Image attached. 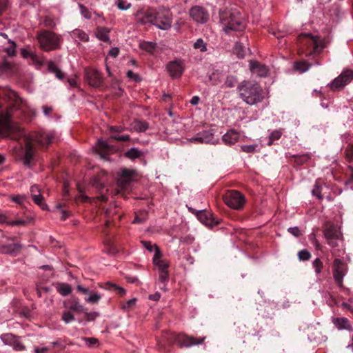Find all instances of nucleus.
Here are the masks:
<instances>
[{
  "mask_svg": "<svg viewBox=\"0 0 353 353\" xmlns=\"http://www.w3.org/2000/svg\"><path fill=\"white\" fill-rule=\"evenodd\" d=\"M57 291L63 296H67L72 292L71 286L67 283H59L57 286Z\"/></svg>",
  "mask_w": 353,
  "mask_h": 353,
  "instance_id": "obj_34",
  "label": "nucleus"
},
{
  "mask_svg": "<svg viewBox=\"0 0 353 353\" xmlns=\"http://www.w3.org/2000/svg\"><path fill=\"white\" fill-rule=\"evenodd\" d=\"M53 139V136L48 133H41L39 135H36L35 141L41 145H47L51 143Z\"/></svg>",
  "mask_w": 353,
  "mask_h": 353,
  "instance_id": "obj_28",
  "label": "nucleus"
},
{
  "mask_svg": "<svg viewBox=\"0 0 353 353\" xmlns=\"http://www.w3.org/2000/svg\"><path fill=\"white\" fill-rule=\"evenodd\" d=\"M169 280V274L167 270L159 271V281L161 283L167 282Z\"/></svg>",
  "mask_w": 353,
  "mask_h": 353,
  "instance_id": "obj_54",
  "label": "nucleus"
},
{
  "mask_svg": "<svg viewBox=\"0 0 353 353\" xmlns=\"http://www.w3.org/2000/svg\"><path fill=\"white\" fill-rule=\"evenodd\" d=\"M131 126L134 131L138 132H143L148 129L149 124L145 121L136 119L131 124Z\"/></svg>",
  "mask_w": 353,
  "mask_h": 353,
  "instance_id": "obj_27",
  "label": "nucleus"
},
{
  "mask_svg": "<svg viewBox=\"0 0 353 353\" xmlns=\"http://www.w3.org/2000/svg\"><path fill=\"white\" fill-rule=\"evenodd\" d=\"M90 183L99 191H101L104 188V181L101 179V175L94 176L90 181ZM97 199L101 201H106L108 200V196L103 192H100V195L97 196Z\"/></svg>",
  "mask_w": 353,
  "mask_h": 353,
  "instance_id": "obj_16",
  "label": "nucleus"
},
{
  "mask_svg": "<svg viewBox=\"0 0 353 353\" xmlns=\"http://www.w3.org/2000/svg\"><path fill=\"white\" fill-rule=\"evenodd\" d=\"M142 152L137 148H132L125 152V156L131 159L139 158Z\"/></svg>",
  "mask_w": 353,
  "mask_h": 353,
  "instance_id": "obj_35",
  "label": "nucleus"
},
{
  "mask_svg": "<svg viewBox=\"0 0 353 353\" xmlns=\"http://www.w3.org/2000/svg\"><path fill=\"white\" fill-rule=\"evenodd\" d=\"M143 246L150 252L157 251L158 246L156 244H152L150 241H142Z\"/></svg>",
  "mask_w": 353,
  "mask_h": 353,
  "instance_id": "obj_52",
  "label": "nucleus"
},
{
  "mask_svg": "<svg viewBox=\"0 0 353 353\" xmlns=\"http://www.w3.org/2000/svg\"><path fill=\"white\" fill-rule=\"evenodd\" d=\"M250 69L253 74H256L261 77L268 76L269 72V70L266 65L254 61L250 62Z\"/></svg>",
  "mask_w": 353,
  "mask_h": 353,
  "instance_id": "obj_17",
  "label": "nucleus"
},
{
  "mask_svg": "<svg viewBox=\"0 0 353 353\" xmlns=\"http://www.w3.org/2000/svg\"><path fill=\"white\" fill-rule=\"evenodd\" d=\"M152 23L161 30H167L170 29L172 23L170 11L165 9L158 11L152 20Z\"/></svg>",
  "mask_w": 353,
  "mask_h": 353,
  "instance_id": "obj_5",
  "label": "nucleus"
},
{
  "mask_svg": "<svg viewBox=\"0 0 353 353\" xmlns=\"http://www.w3.org/2000/svg\"><path fill=\"white\" fill-rule=\"evenodd\" d=\"M37 39L40 47L46 51L53 50L59 47L60 39L52 32L48 30L42 31L38 34Z\"/></svg>",
  "mask_w": 353,
  "mask_h": 353,
  "instance_id": "obj_4",
  "label": "nucleus"
},
{
  "mask_svg": "<svg viewBox=\"0 0 353 353\" xmlns=\"http://www.w3.org/2000/svg\"><path fill=\"white\" fill-rule=\"evenodd\" d=\"M237 83V79L234 76L230 75L225 79L224 85L227 88H234Z\"/></svg>",
  "mask_w": 353,
  "mask_h": 353,
  "instance_id": "obj_38",
  "label": "nucleus"
},
{
  "mask_svg": "<svg viewBox=\"0 0 353 353\" xmlns=\"http://www.w3.org/2000/svg\"><path fill=\"white\" fill-rule=\"evenodd\" d=\"M312 266L315 270L316 274H319L323 268V264L319 258H316L312 262Z\"/></svg>",
  "mask_w": 353,
  "mask_h": 353,
  "instance_id": "obj_39",
  "label": "nucleus"
},
{
  "mask_svg": "<svg viewBox=\"0 0 353 353\" xmlns=\"http://www.w3.org/2000/svg\"><path fill=\"white\" fill-rule=\"evenodd\" d=\"M32 197L34 203L40 205L42 209L46 208V205L43 203V197L41 194H34Z\"/></svg>",
  "mask_w": 353,
  "mask_h": 353,
  "instance_id": "obj_42",
  "label": "nucleus"
},
{
  "mask_svg": "<svg viewBox=\"0 0 353 353\" xmlns=\"http://www.w3.org/2000/svg\"><path fill=\"white\" fill-rule=\"evenodd\" d=\"M8 43H10V46L5 48V52L9 56H14L16 44L13 41H11L10 39L8 40Z\"/></svg>",
  "mask_w": 353,
  "mask_h": 353,
  "instance_id": "obj_46",
  "label": "nucleus"
},
{
  "mask_svg": "<svg viewBox=\"0 0 353 353\" xmlns=\"http://www.w3.org/2000/svg\"><path fill=\"white\" fill-rule=\"evenodd\" d=\"M237 90L241 99L248 105H255L263 99V90L256 83L243 81L238 85Z\"/></svg>",
  "mask_w": 353,
  "mask_h": 353,
  "instance_id": "obj_1",
  "label": "nucleus"
},
{
  "mask_svg": "<svg viewBox=\"0 0 353 353\" xmlns=\"http://www.w3.org/2000/svg\"><path fill=\"white\" fill-rule=\"evenodd\" d=\"M85 315V317H86V321H94L95 319L99 316V313L97 312H88L87 310L85 311V312H83Z\"/></svg>",
  "mask_w": 353,
  "mask_h": 353,
  "instance_id": "obj_53",
  "label": "nucleus"
},
{
  "mask_svg": "<svg viewBox=\"0 0 353 353\" xmlns=\"http://www.w3.org/2000/svg\"><path fill=\"white\" fill-rule=\"evenodd\" d=\"M310 67L311 64L308 63L306 61L296 62L294 64V69L300 73L307 71Z\"/></svg>",
  "mask_w": 353,
  "mask_h": 353,
  "instance_id": "obj_32",
  "label": "nucleus"
},
{
  "mask_svg": "<svg viewBox=\"0 0 353 353\" xmlns=\"http://www.w3.org/2000/svg\"><path fill=\"white\" fill-rule=\"evenodd\" d=\"M346 157L350 161H353V145L346 150Z\"/></svg>",
  "mask_w": 353,
  "mask_h": 353,
  "instance_id": "obj_61",
  "label": "nucleus"
},
{
  "mask_svg": "<svg viewBox=\"0 0 353 353\" xmlns=\"http://www.w3.org/2000/svg\"><path fill=\"white\" fill-rule=\"evenodd\" d=\"M347 263L340 259H335L333 261V277L336 285L343 287V277L347 272Z\"/></svg>",
  "mask_w": 353,
  "mask_h": 353,
  "instance_id": "obj_8",
  "label": "nucleus"
},
{
  "mask_svg": "<svg viewBox=\"0 0 353 353\" xmlns=\"http://www.w3.org/2000/svg\"><path fill=\"white\" fill-rule=\"evenodd\" d=\"M34 147L30 141H26L25 143V153L23 157V164L26 166L30 167L34 157Z\"/></svg>",
  "mask_w": 353,
  "mask_h": 353,
  "instance_id": "obj_19",
  "label": "nucleus"
},
{
  "mask_svg": "<svg viewBox=\"0 0 353 353\" xmlns=\"http://www.w3.org/2000/svg\"><path fill=\"white\" fill-rule=\"evenodd\" d=\"M83 340L86 342V344L89 347H92V346L99 343V341L96 338H86V337H84V338H83Z\"/></svg>",
  "mask_w": 353,
  "mask_h": 353,
  "instance_id": "obj_58",
  "label": "nucleus"
},
{
  "mask_svg": "<svg viewBox=\"0 0 353 353\" xmlns=\"http://www.w3.org/2000/svg\"><path fill=\"white\" fill-rule=\"evenodd\" d=\"M256 146V145H244L241 146V150L247 153L253 152Z\"/></svg>",
  "mask_w": 353,
  "mask_h": 353,
  "instance_id": "obj_57",
  "label": "nucleus"
},
{
  "mask_svg": "<svg viewBox=\"0 0 353 353\" xmlns=\"http://www.w3.org/2000/svg\"><path fill=\"white\" fill-rule=\"evenodd\" d=\"M288 231L296 237H299L301 235L300 230L298 227H291L288 229Z\"/></svg>",
  "mask_w": 353,
  "mask_h": 353,
  "instance_id": "obj_59",
  "label": "nucleus"
},
{
  "mask_svg": "<svg viewBox=\"0 0 353 353\" xmlns=\"http://www.w3.org/2000/svg\"><path fill=\"white\" fill-rule=\"evenodd\" d=\"M134 172L130 170H123L118 179L117 186L119 189L117 190V194H119L121 190H128L130 188Z\"/></svg>",
  "mask_w": 353,
  "mask_h": 353,
  "instance_id": "obj_10",
  "label": "nucleus"
},
{
  "mask_svg": "<svg viewBox=\"0 0 353 353\" xmlns=\"http://www.w3.org/2000/svg\"><path fill=\"white\" fill-rule=\"evenodd\" d=\"M110 30L106 27H97L96 29V37L100 41L111 43L109 33Z\"/></svg>",
  "mask_w": 353,
  "mask_h": 353,
  "instance_id": "obj_24",
  "label": "nucleus"
},
{
  "mask_svg": "<svg viewBox=\"0 0 353 353\" xmlns=\"http://www.w3.org/2000/svg\"><path fill=\"white\" fill-rule=\"evenodd\" d=\"M189 14L192 20L197 23H205L210 18L208 11L201 6H192L189 10Z\"/></svg>",
  "mask_w": 353,
  "mask_h": 353,
  "instance_id": "obj_11",
  "label": "nucleus"
},
{
  "mask_svg": "<svg viewBox=\"0 0 353 353\" xmlns=\"http://www.w3.org/2000/svg\"><path fill=\"white\" fill-rule=\"evenodd\" d=\"M205 339V336L194 338L185 334H178L174 335V340L181 347H190L192 345H197L203 343Z\"/></svg>",
  "mask_w": 353,
  "mask_h": 353,
  "instance_id": "obj_9",
  "label": "nucleus"
},
{
  "mask_svg": "<svg viewBox=\"0 0 353 353\" xmlns=\"http://www.w3.org/2000/svg\"><path fill=\"white\" fill-rule=\"evenodd\" d=\"M64 304L65 306L71 312L80 313L85 312L87 310V309L80 303L79 300L76 297H71L70 299L66 301Z\"/></svg>",
  "mask_w": 353,
  "mask_h": 353,
  "instance_id": "obj_15",
  "label": "nucleus"
},
{
  "mask_svg": "<svg viewBox=\"0 0 353 353\" xmlns=\"http://www.w3.org/2000/svg\"><path fill=\"white\" fill-rule=\"evenodd\" d=\"M127 77L130 79H132L136 81H139L140 78L137 74L134 73L132 70H128L127 72Z\"/></svg>",
  "mask_w": 353,
  "mask_h": 353,
  "instance_id": "obj_63",
  "label": "nucleus"
},
{
  "mask_svg": "<svg viewBox=\"0 0 353 353\" xmlns=\"http://www.w3.org/2000/svg\"><path fill=\"white\" fill-rule=\"evenodd\" d=\"M332 322L339 330H345L349 332L353 331V327L350 321L345 317H334L332 319Z\"/></svg>",
  "mask_w": 353,
  "mask_h": 353,
  "instance_id": "obj_18",
  "label": "nucleus"
},
{
  "mask_svg": "<svg viewBox=\"0 0 353 353\" xmlns=\"http://www.w3.org/2000/svg\"><path fill=\"white\" fill-rule=\"evenodd\" d=\"M321 187L318 183H315V185H314V188L312 190V194L314 196H316L319 199H322L323 196L321 195Z\"/></svg>",
  "mask_w": 353,
  "mask_h": 353,
  "instance_id": "obj_47",
  "label": "nucleus"
},
{
  "mask_svg": "<svg viewBox=\"0 0 353 353\" xmlns=\"http://www.w3.org/2000/svg\"><path fill=\"white\" fill-rule=\"evenodd\" d=\"M323 233L327 241L339 239L341 236L340 231L334 225H327L323 230Z\"/></svg>",
  "mask_w": 353,
  "mask_h": 353,
  "instance_id": "obj_20",
  "label": "nucleus"
},
{
  "mask_svg": "<svg viewBox=\"0 0 353 353\" xmlns=\"http://www.w3.org/2000/svg\"><path fill=\"white\" fill-rule=\"evenodd\" d=\"M341 241H342V239H341V236L339 239H334L327 241V243L330 246L335 248V247L339 246V243Z\"/></svg>",
  "mask_w": 353,
  "mask_h": 353,
  "instance_id": "obj_60",
  "label": "nucleus"
},
{
  "mask_svg": "<svg viewBox=\"0 0 353 353\" xmlns=\"http://www.w3.org/2000/svg\"><path fill=\"white\" fill-rule=\"evenodd\" d=\"M62 320L66 323H70L74 320V316L71 311H64L62 314Z\"/></svg>",
  "mask_w": 353,
  "mask_h": 353,
  "instance_id": "obj_40",
  "label": "nucleus"
},
{
  "mask_svg": "<svg viewBox=\"0 0 353 353\" xmlns=\"http://www.w3.org/2000/svg\"><path fill=\"white\" fill-rule=\"evenodd\" d=\"M153 263L158 267L159 271L165 270L169 266V263L167 261L161 259V254L159 248H157V251L154 254Z\"/></svg>",
  "mask_w": 353,
  "mask_h": 353,
  "instance_id": "obj_21",
  "label": "nucleus"
},
{
  "mask_svg": "<svg viewBox=\"0 0 353 353\" xmlns=\"http://www.w3.org/2000/svg\"><path fill=\"white\" fill-rule=\"evenodd\" d=\"M110 139L119 141H127L130 140V135L129 134H123V135H117V134H112L110 137Z\"/></svg>",
  "mask_w": 353,
  "mask_h": 353,
  "instance_id": "obj_50",
  "label": "nucleus"
},
{
  "mask_svg": "<svg viewBox=\"0 0 353 353\" xmlns=\"http://www.w3.org/2000/svg\"><path fill=\"white\" fill-rule=\"evenodd\" d=\"M13 348L17 351H22L25 350V346L17 339H15L12 345Z\"/></svg>",
  "mask_w": 353,
  "mask_h": 353,
  "instance_id": "obj_55",
  "label": "nucleus"
},
{
  "mask_svg": "<svg viewBox=\"0 0 353 353\" xmlns=\"http://www.w3.org/2000/svg\"><path fill=\"white\" fill-rule=\"evenodd\" d=\"M283 129L275 130L268 137V145L271 146L275 141L279 140L283 132Z\"/></svg>",
  "mask_w": 353,
  "mask_h": 353,
  "instance_id": "obj_31",
  "label": "nucleus"
},
{
  "mask_svg": "<svg viewBox=\"0 0 353 353\" xmlns=\"http://www.w3.org/2000/svg\"><path fill=\"white\" fill-rule=\"evenodd\" d=\"M194 48L200 50L201 52H205L207 51V45L206 43L204 42V41L199 38L198 39L193 45Z\"/></svg>",
  "mask_w": 353,
  "mask_h": 353,
  "instance_id": "obj_36",
  "label": "nucleus"
},
{
  "mask_svg": "<svg viewBox=\"0 0 353 353\" xmlns=\"http://www.w3.org/2000/svg\"><path fill=\"white\" fill-rule=\"evenodd\" d=\"M115 3L121 10H126L131 7V3H128L127 0H117Z\"/></svg>",
  "mask_w": 353,
  "mask_h": 353,
  "instance_id": "obj_41",
  "label": "nucleus"
},
{
  "mask_svg": "<svg viewBox=\"0 0 353 353\" xmlns=\"http://www.w3.org/2000/svg\"><path fill=\"white\" fill-rule=\"evenodd\" d=\"M221 20L225 31L228 30L241 31L245 28L244 18L236 10H230L221 17Z\"/></svg>",
  "mask_w": 353,
  "mask_h": 353,
  "instance_id": "obj_2",
  "label": "nucleus"
},
{
  "mask_svg": "<svg viewBox=\"0 0 353 353\" xmlns=\"http://www.w3.org/2000/svg\"><path fill=\"white\" fill-rule=\"evenodd\" d=\"M81 13L85 19H90L92 17L91 12L88 10L86 7L80 4L79 5Z\"/></svg>",
  "mask_w": 353,
  "mask_h": 353,
  "instance_id": "obj_51",
  "label": "nucleus"
},
{
  "mask_svg": "<svg viewBox=\"0 0 353 353\" xmlns=\"http://www.w3.org/2000/svg\"><path fill=\"white\" fill-rule=\"evenodd\" d=\"M101 287L107 290L114 291L120 296L125 295V292H126V291L124 288L119 287V286L117 285L116 284L112 283L110 282L106 283L104 286H101Z\"/></svg>",
  "mask_w": 353,
  "mask_h": 353,
  "instance_id": "obj_30",
  "label": "nucleus"
},
{
  "mask_svg": "<svg viewBox=\"0 0 353 353\" xmlns=\"http://www.w3.org/2000/svg\"><path fill=\"white\" fill-rule=\"evenodd\" d=\"M224 77L223 71L216 70L209 76V79L213 85H216L222 82Z\"/></svg>",
  "mask_w": 353,
  "mask_h": 353,
  "instance_id": "obj_29",
  "label": "nucleus"
},
{
  "mask_svg": "<svg viewBox=\"0 0 353 353\" xmlns=\"http://www.w3.org/2000/svg\"><path fill=\"white\" fill-rule=\"evenodd\" d=\"M311 257V254L307 250H302L298 252V258L300 261H308Z\"/></svg>",
  "mask_w": 353,
  "mask_h": 353,
  "instance_id": "obj_44",
  "label": "nucleus"
},
{
  "mask_svg": "<svg viewBox=\"0 0 353 353\" xmlns=\"http://www.w3.org/2000/svg\"><path fill=\"white\" fill-rule=\"evenodd\" d=\"M22 245L20 243L3 245L0 247V252L3 254L17 255L21 250Z\"/></svg>",
  "mask_w": 353,
  "mask_h": 353,
  "instance_id": "obj_22",
  "label": "nucleus"
},
{
  "mask_svg": "<svg viewBox=\"0 0 353 353\" xmlns=\"http://www.w3.org/2000/svg\"><path fill=\"white\" fill-rule=\"evenodd\" d=\"M299 41L302 45L307 46L312 50L306 54L308 57H314L321 52L324 48L323 41L319 37H314L310 33H301L299 35Z\"/></svg>",
  "mask_w": 353,
  "mask_h": 353,
  "instance_id": "obj_3",
  "label": "nucleus"
},
{
  "mask_svg": "<svg viewBox=\"0 0 353 353\" xmlns=\"http://www.w3.org/2000/svg\"><path fill=\"white\" fill-rule=\"evenodd\" d=\"M224 201L229 207L239 210L244 205L245 199L244 195L237 190H231L224 196Z\"/></svg>",
  "mask_w": 353,
  "mask_h": 353,
  "instance_id": "obj_7",
  "label": "nucleus"
},
{
  "mask_svg": "<svg viewBox=\"0 0 353 353\" xmlns=\"http://www.w3.org/2000/svg\"><path fill=\"white\" fill-rule=\"evenodd\" d=\"M244 47L240 43H236L234 48V52L237 54L238 57L243 58L245 53L243 50Z\"/></svg>",
  "mask_w": 353,
  "mask_h": 353,
  "instance_id": "obj_43",
  "label": "nucleus"
},
{
  "mask_svg": "<svg viewBox=\"0 0 353 353\" xmlns=\"http://www.w3.org/2000/svg\"><path fill=\"white\" fill-rule=\"evenodd\" d=\"M137 301V299L136 298L130 299L122 304L121 308L124 310L128 311L135 305Z\"/></svg>",
  "mask_w": 353,
  "mask_h": 353,
  "instance_id": "obj_45",
  "label": "nucleus"
},
{
  "mask_svg": "<svg viewBox=\"0 0 353 353\" xmlns=\"http://www.w3.org/2000/svg\"><path fill=\"white\" fill-rule=\"evenodd\" d=\"M190 141L206 144H216L219 143V139L214 137V130L209 129L196 134L190 139Z\"/></svg>",
  "mask_w": 353,
  "mask_h": 353,
  "instance_id": "obj_12",
  "label": "nucleus"
},
{
  "mask_svg": "<svg viewBox=\"0 0 353 353\" xmlns=\"http://www.w3.org/2000/svg\"><path fill=\"white\" fill-rule=\"evenodd\" d=\"M22 55L23 57H30L32 60L35 61L38 64H41V61L37 59L36 55L33 54L31 52L27 51L25 49L22 50Z\"/></svg>",
  "mask_w": 353,
  "mask_h": 353,
  "instance_id": "obj_49",
  "label": "nucleus"
},
{
  "mask_svg": "<svg viewBox=\"0 0 353 353\" xmlns=\"http://www.w3.org/2000/svg\"><path fill=\"white\" fill-rule=\"evenodd\" d=\"M85 77L89 85L92 87L100 88L103 85L102 75L97 70H86Z\"/></svg>",
  "mask_w": 353,
  "mask_h": 353,
  "instance_id": "obj_13",
  "label": "nucleus"
},
{
  "mask_svg": "<svg viewBox=\"0 0 353 353\" xmlns=\"http://www.w3.org/2000/svg\"><path fill=\"white\" fill-rule=\"evenodd\" d=\"M96 150L102 158H105V155L108 154L109 151L112 150V147L107 142L99 140L98 141Z\"/></svg>",
  "mask_w": 353,
  "mask_h": 353,
  "instance_id": "obj_26",
  "label": "nucleus"
},
{
  "mask_svg": "<svg viewBox=\"0 0 353 353\" xmlns=\"http://www.w3.org/2000/svg\"><path fill=\"white\" fill-rule=\"evenodd\" d=\"M125 130V128L122 126H111L110 128V132L111 133L117 132L121 133Z\"/></svg>",
  "mask_w": 353,
  "mask_h": 353,
  "instance_id": "obj_62",
  "label": "nucleus"
},
{
  "mask_svg": "<svg viewBox=\"0 0 353 353\" xmlns=\"http://www.w3.org/2000/svg\"><path fill=\"white\" fill-rule=\"evenodd\" d=\"M239 138V133L234 130H231L222 136V141L225 145H231L234 144L238 141Z\"/></svg>",
  "mask_w": 353,
  "mask_h": 353,
  "instance_id": "obj_23",
  "label": "nucleus"
},
{
  "mask_svg": "<svg viewBox=\"0 0 353 353\" xmlns=\"http://www.w3.org/2000/svg\"><path fill=\"white\" fill-rule=\"evenodd\" d=\"M167 70L172 79L179 78L184 70L183 63L180 61H173L168 63Z\"/></svg>",
  "mask_w": 353,
  "mask_h": 353,
  "instance_id": "obj_14",
  "label": "nucleus"
},
{
  "mask_svg": "<svg viewBox=\"0 0 353 353\" xmlns=\"http://www.w3.org/2000/svg\"><path fill=\"white\" fill-rule=\"evenodd\" d=\"M139 47L149 53H152L157 48V43L151 41H141L139 43Z\"/></svg>",
  "mask_w": 353,
  "mask_h": 353,
  "instance_id": "obj_33",
  "label": "nucleus"
},
{
  "mask_svg": "<svg viewBox=\"0 0 353 353\" xmlns=\"http://www.w3.org/2000/svg\"><path fill=\"white\" fill-rule=\"evenodd\" d=\"M353 79V71L345 70L341 74L335 78L327 86L334 92L342 90L346 85L351 82Z\"/></svg>",
  "mask_w": 353,
  "mask_h": 353,
  "instance_id": "obj_6",
  "label": "nucleus"
},
{
  "mask_svg": "<svg viewBox=\"0 0 353 353\" xmlns=\"http://www.w3.org/2000/svg\"><path fill=\"white\" fill-rule=\"evenodd\" d=\"M1 338L5 343H10V345H12L14 340L16 339L12 334H3Z\"/></svg>",
  "mask_w": 353,
  "mask_h": 353,
  "instance_id": "obj_48",
  "label": "nucleus"
},
{
  "mask_svg": "<svg viewBox=\"0 0 353 353\" xmlns=\"http://www.w3.org/2000/svg\"><path fill=\"white\" fill-rule=\"evenodd\" d=\"M90 296L85 299V301L90 303H97L101 298V296L98 293H92L90 292Z\"/></svg>",
  "mask_w": 353,
  "mask_h": 353,
  "instance_id": "obj_37",
  "label": "nucleus"
},
{
  "mask_svg": "<svg viewBox=\"0 0 353 353\" xmlns=\"http://www.w3.org/2000/svg\"><path fill=\"white\" fill-rule=\"evenodd\" d=\"M9 223V215L6 212H0V224H7Z\"/></svg>",
  "mask_w": 353,
  "mask_h": 353,
  "instance_id": "obj_56",
  "label": "nucleus"
},
{
  "mask_svg": "<svg viewBox=\"0 0 353 353\" xmlns=\"http://www.w3.org/2000/svg\"><path fill=\"white\" fill-rule=\"evenodd\" d=\"M71 37L74 39L75 41H83L86 42L89 40V37L87 33L80 29H75L70 32Z\"/></svg>",
  "mask_w": 353,
  "mask_h": 353,
  "instance_id": "obj_25",
  "label": "nucleus"
},
{
  "mask_svg": "<svg viewBox=\"0 0 353 353\" xmlns=\"http://www.w3.org/2000/svg\"><path fill=\"white\" fill-rule=\"evenodd\" d=\"M11 199L12 201H14L15 203L21 204L24 201V196H21V195H16V196H12Z\"/></svg>",
  "mask_w": 353,
  "mask_h": 353,
  "instance_id": "obj_64",
  "label": "nucleus"
}]
</instances>
